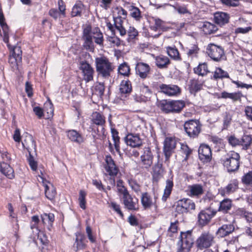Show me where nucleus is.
Masks as SVG:
<instances>
[{
    "mask_svg": "<svg viewBox=\"0 0 252 252\" xmlns=\"http://www.w3.org/2000/svg\"><path fill=\"white\" fill-rule=\"evenodd\" d=\"M128 184L131 189L137 194H139L141 192V186L135 180H129Z\"/></svg>",
    "mask_w": 252,
    "mask_h": 252,
    "instance_id": "4d7b16f0",
    "label": "nucleus"
},
{
    "mask_svg": "<svg viewBox=\"0 0 252 252\" xmlns=\"http://www.w3.org/2000/svg\"><path fill=\"white\" fill-rule=\"evenodd\" d=\"M0 172L9 179L14 178V171L9 164L5 162H0Z\"/></svg>",
    "mask_w": 252,
    "mask_h": 252,
    "instance_id": "393cba45",
    "label": "nucleus"
},
{
    "mask_svg": "<svg viewBox=\"0 0 252 252\" xmlns=\"http://www.w3.org/2000/svg\"><path fill=\"white\" fill-rule=\"evenodd\" d=\"M157 106L164 113L169 114L172 113V103L171 100L163 99L158 101Z\"/></svg>",
    "mask_w": 252,
    "mask_h": 252,
    "instance_id": "a878e982",
    "label": "nucleus"
},
{
    "mask_svg": "<svg viewBox=\"0 0 252 252\" xmlns=\"http://www.w3.org/2000/svg\"><path fill=\"white\" fill-rule=\"evenodd\" d=\"M241 182L249 189L252 191V171L245 174L241 178Z\"/></svg>",
    "mask_w": 252,
    "mask_h": 252,
    "instance_id": "e433bc0d",
    "label": "nucleus"
},
{
    "mask_svg": "<svg viewBox=\"0 0 252 252\" xmlns=\"http://www.w3.org/2000/svg\"><path fill=\"white\" fill-rule=\"evenodd\" d=\"M128 41L134 39L138 35V32L133 27H129L127 30Z\"/></svg>",
    "mask_w": 252,
    "mask_h": 252,
    "instance_id": "6e6d98bb",
    "label": "nucleus"
},
{
    "mask_svg": "<svg viewBox=\"0 0 252 252\" xmlns=\"http://www.w3.org/2000/svg\"><path fill=\"white\" fill-rule=\"evenodd\" d=\"M83 4L80 1L78 3L75 4L72 9L71 16H81L82 15V10Z\"/></svg>",
    "mask_w": 252,
    "mask_h": 252,
    "instance_id": "09e8293b",
    "label": "nucleus"
},
{
    "mask_svg": "<svg viewBox=\"0 0 252 252\" xmlns=\"http://www.w3.org/2000/svg\"><path fill=\"white\" fill-rule=\"evenodd\" d=\"M82 39L84 42L83 48L87 51L94 52V45L93 41L92 35H91V26L87 25L83 29Z\"/></svg>",
    "mask_w": 252,
    "mask_h": 252,
    "instance_id": "1a4fd4ad",
    "label": "nucleus"
},
{
    "mask_svg": "<svg viewBox=\"0 0 252 252\" xmlns=\"http://www.w3.org/2000/svg\"><path fill=\"white\" fill-rule=\"evenodd\" d=\"M232 120V116L228 113L225 112L223 120V129H227L230 125Z\"/></svg>",
    "mask_w": 252,
    "mask_h": 252,
    "instance_id": "052dcab7",
    "label": "nucleus"
},
{
    "mask_svg": "<svg viewBox=\"0 0 252 252\" xmlns=\"http://www.w3.org/2000/svg\"><path fill=\"white\" fill-rule=\"evenodd\" d=\"M220 2L227 7H236L239 5V0H220Z\"/></svg>",
    "mask_w": 252,
    "mask_h": 252,
    "instance_id": "13d9d810",
    "label": "nucleus"
},
{
    "mask_svg": "<svg viewBox=\"0 0 252 252\" xmlns=\"http://www.w3.org/2000/svg\"><path fill=\"white\" fill-rule=\"evenodd\" d=\"M80 65L79 69L82 71L83 79L86 82L93 80L94 70L92 66L85 60L80 62Z\"/></svg>",
    "mask_w": 252,
    "mask_h": 252,
    "instance_id": "f8f14e48",
    "label": "nucleus"
},
{
    "mask_svg": "<svg viewBox=\"0 0 252 252\" xmlns=\"http://www.w3.org/2000/svg\"><path fill=\"white\" fill-rule=\"evenodd\" d=\"M194 244L192 230L181 232L180 241L178 242L177 252H190Z\"/></svg>",
    "mask_w": 252,
    "mask_h": 252,
    "instance_id": "f03ea898",
    "label": "nucleus"
},
{
    "mask_svg": "<svg viewBox=\"0 0 252 252\" xmlns=\"http://www.w3.org/2000/svg\"><path fill=\"white\" fill-rule=\"evenodd\" d=\"M41 218L43 224H46L47 222L51 223L55 220V216L53 213H44L41 215Z\"/></svg>",
    "mask_w": 252,
    "mask_h": 252,
    "instance_id": "603ef678",
    "label": "nucleus"
},
{
    "mask_svg": "<svg viewBox=\"0 0 252 252\" xmlns=\"http://www.w3.org/2000/svg\"><path fill=\"white\" fill-rule=\"evenodd\" d=\"M130 15L136 21H140L142 18L139 9L135 6H131L129 8Z\"/></svg>",
    "mask_w": 252,
    "mask_h": 252,
    "instance_id": "3c124183",
    "label": "nucleus"
},
{
    "mask_svg": "<svg viewBox=\"0 0 252 252\" xmlns=\"http://www.w3.org/2000/svg\"><path fill=\"white\" fill-rule=\"evenodd\" d=\"M189 83V90L191 94H195L202 89V85L196 80H191Z\"/></svg>",
    "mask_w": 252,
    "mask_h": 252,
    "instance_id": "79ce46f5",
    "label": "nucleus"
},
{
    "mask_svg": "<svg viewBox=\"0 0 252 252\" xmlns=\"http://www.w3.org/2000/svg\"><path fill=\"white\" fill-rule=\"evenodd\" d=\"M130 67L128 64L124 63L120 65L118 67V73L125 76H128L130 74Z\"/></svg>",
    "mask_w": 252,
    "mask_h": 252,
    "instance_id": "49530a36",
    "label": "nucleus"
},
{
    "mask_svg": "<svg viewBox=\"0 0 252 252\" xmlns=\"http://www.w3.org/2000/svg\"><path fill=\"white\" fill-rule=\"evenodd\" d=\"M176 146V142L174 139L171 137L165 138L163 148L165 162L169 163L170 157L174 153Z\"/></svg>",
    "mask_w": 252,
    "mask_h": 252,
    "instance_id": "9b49d317",
    "label": "nucleus"
},
{
    "mask_svg": "<svg viewBox=\"0 0 252 252\" xmlns=\"http://www.w3.org/2000/svg\"><path fill=\"white\" fill-rule=\"evenodd\" d=\"M150 70L151 68L148 64L142 62L138 63L135 66L136 74L142 79H145L148 77Z\"/></svg>",
    "mask_w": 252,
    "mask_h": 252,
    "instance_id": "4be33fe9",
    "label": "nucleus"
},
{
    "mask_svg": "<svg viewBox=\"0 0 252 252\" xmlns=\"http://www.w3.org/2000/svg\"><path fill=\"white\" fill-rule=\"evenodd\" d=\"M122 176V174L120 171L119 168L115 163L114 161L111 159V177L115 176L119 179Z\"/></svg>",
    "mask_w": 252,
    "mask_h": 252,
    "instance_id": "5fc2aeb1",
    "label": "nucleus"
},
{
    "mask_svg": "<svg viewBox=\"0 0 252 252\" xmlns=\"http://www.w3.org/2000/svg\"><path fill=\"white\" fill-rule=\"evenodd\" d=\"M240 156L234 151L229 152L226 157L221 159L223 166L226 168L228 172L237 171L240 166Z\"/></svg>",
    "mask_w": 252,
    "mask_h": 252,
    "instance_id": "7ed1b4c3",
    "label": "nucleus"
},
{
    "mask_svg": "<svg viewBox=\"0 0 252 252\" xmlns=\"http://www.w3.org/2000/svg\"><path fill=\"white\" fill-rule=\"evenodd\" d=\"M91 35L92 38L94 39V41L96 44L103 45V35L99 28L96 27L93 29L91 28Z\"/></svg>",
    "mask_w": 252,
    "mask_h": 252,
    "instance_id": "c756f323",
    "label": "nucleus"
},
{
    "mask_svg": "<svg viewBox=\"0 0 252 252\" xmlns=\"http://www.w3.org/2000/svg\"><path fill=\"white\" fill-rule=\"evenodd\" d=\"M58 6L59 12H60L61 15L63 16V17H65V5L63 0H58Z\"/></svg>",
    "mask_w": 252,
    "mask_h": 252,
    "instance_id": "0e129e2a",
    "label": "nucleus"
},
{
    "mask_svg": "<svg viewBox=\"0 0 252 252\" xmlns=\"http://www.w3.org/2000/svg\"><path fill=\"white\" fill-rule=\"evenodd\" d=\"M123 203L125 208L128 211H135L139 209L138 199L133 198L129 193L123 196Z\"/></svg>",
    "mask_w": 252,
    "mask_h": 252,
    "instance_id": "f3484780",
    "label": "nucleus"
},
{
    "mask_svg": "<svg viewBox=\"0 0 252 252\" xmlns=\"http://www.w3.org/2000/svg\"><path fill=\"white\" fill-rule=\"evenodd\" d=\"M140 91L143 94L147 95V96H144L143 98H142L141 100L143 101H146L148 100V96L152 94L151 90L148 86L143 85L141 86Z\"/></svg>",
    "mask_w": 252,
    "mask_h": 252,
    "instance_id": "bf43d9fd",
    "label": "nucleus"
},
{
    "mask_svg": "<svg viewBox=\"0 0 252 252\" xmlns=\"http://www.w3.org/2000/svg\"><path fill=\"white\" fill-rule=\"evenodd\" d=\"M241 141V144L244 145L246 148H248L252 143V138L249 135H244L242 137Z\"/></svg>",
    "mask_w": 252,
    "mask_h": 252,
    "instance_id": "338daca9",
    "label": "nucleus"
},
{
    "mask_svg": "<svg viewBox=\"0 0 252 252\" xmlns=\"http://www.w3.org/2000/svg\"><path fill=\"white\" fill-rule=\"evenodd\" d=\"M56 193V190L53 187L50 189V188L48 185H45V195L48 199L50 200L54 199Z\"/></svg>",
    "mask_w": 252,
    "mask_h": 252,
    "instance_id": "de8ad7c7",
    "label": "nucleus"
},
{
    "mask_svg": "<svg viewBox=\"0 0 252 252\" xmlns=\"http://www.w3.org/2000/svg\"><path fill=\"white\" fill-rule=\"evenodd\" d=\"M214 242V237L209 231L203 232L196 241V246L199 250L210 247Z\"/></svg>",
    "mask_w": 252,
    "mask_h": 252,
    "instance_id": "0eeeda50",
    "label": "nucleus"
},
{
    "mask_svg": "<svg viewBox=\"0 0 252 252\" xmlns=\"http://www.w3.org/2000/svg\"><path fill=\"white\" fill-rule=\"evenodd\" d=\"M132 91V86L129 80L123 81L120 85V91L122 94H129Z\"/></svg>",
    "mask_w": 252,
    "mask_h": 252,
    "instance_id": "37998d69",
    "label": "nucleus"
},
{
    "mask_svg": "<svg viewBox=\"0 0 252 252\" xmlns=\"http://www.w3.org/2000/svg\"><path fill=\"white\" fill-rule=\"evenodd\" d=\"M113 18L114 20V26L111 24V44L119 46L121 44L120 39L117 37H115L116 31L119 32L121 36H124L126 34V31L123 26L124 22L122 15L126 16V12L122 8L116 7L113 9Z\"/></svg>",
    "mask_w": 252,
    "mask_h": 252,
    "instance_id": "f257e3e1",
    "label": "nucleus"
},
{
    "mask_svg": "<svg viewBox=\"0 0 252 252\" xmlns=\"http://www.w3.org/2000/svg\"><path fill=\"white\" fill-rule=\"evenodd\" d=\"M157 197H155V200ZM141 202L142 205L145 210L151 208L152 206L155 208L157 207L156 200L153 201L152 198L148 192H144L142 193L141 197Z\"/></svg>",
    "mask_w": 252,
    "mask_h": 252,
    "instance_id": "5701e85b",
    "label": "nucleus"
},
{
    "mask_svg": "<svg viewBox=\"0 0 252 252\" xmlns=\"http://www.w3.org/2000/svg\"><path fill=\"white\" fill-rule=\"evenodd\" d=\"M198 156L203 163L210 162L212 159V151L210 147L206 144H201L198 149Z\"/></svg>",
    "mask_w": 252,
    "mask_h": 252,
    "instance_id": "dca6fc26",
    "label": "nucleus"
},
{
    "mask_svg": "<svg viewBox=\"0 0 252 252\" xmlns=\"http://www.w3.org/2000/svg\"><path fill=\"white\" fill-rule=\"evenodd\" d=\"M230 15L224 12H216L214 14V20L215 24L222 27L229 22Z\"/></svg>",
    "mask_w": 252,
    "mask_h": 252,
    "instance_id": "6ab92c4d",
    "label": "nucleus"
},
{
    "mask_svg": "<svg viewBox=\"0 0 252 252\" xmlns=\"http://www.w3.org/2000/svg\"><path fill=\"white\" fill-rule=\"evenodd\" d=\"M159 89L161 93L169 96H177L181 93V89L178 86L174 84H162L159 85Z\"/></svg>",
    "mask_w": 252,
    "mask_h": 252,
    "instance_id": "ddd939ff",
    "label": "nucleus"
},
{
    "mask_svg": "<svg viewBox=\"0 0 252 252\" xmlns=\"http://www.w3.org/2000/svg\"><path fill=\"white\" fill-rule=\"evenodd\" d=\"M4 34V41L5 42H8V32H9V27L7 24L5 22L2 23L0 24Z\"/></svg>",
    "mask_w": 252,
    "mask_h": 252,
    "instance_id": "680f3d73",
    "label": "nucleus"
},
{
    "mask_svg": "<svg viewBox=\"0 0 252 252\" xmlns=\"http://www.w3.org/2000/svg\"><path fill=\"white\" fill-rule=\"evenodd\" d=\"M166 52L168 55L175 61H181L182 58L180 56L178 49L175 47L168 46L166 48Z\"/></svg>",
    "mask_w": 252,
    "mask_h": 252,
    "instance_id": "72a5a7b5",
    "label": "nucleus"
},
{
    "mask_svg": "<svg viewBox=\"0 0 252 252\" xmlns=\"http://www.w3.org/2000/svg\"><path fill=\"white\" fill-rule=\"evenodd\" d=\"M67 136L68 138L72 141L81 143L83 142V139L81 135L76 130H69L67 131Z\"/></svg>",
    "mask_w": 252,
    "mask_h": 252,
    "instance_id": "473e14b6",
    "label": "nucleus"
},
{
    "mask_svg": "<svg viewBox=\"0 0 252 252\" xmlns=\"http://www.w3.org/2000/svg\"><path fill=\"white\" fill-rule=\"evenodd\" d=\"M76 251L85 249L86 247L85 236L81 233H76Z\"/></svg>",
    "mask_w": 252,
    "mask_h": 252,
    "instance_id": "2f4dec72",
    "label": "nucleus"
},
{
    "mask_svg": "<svg viewBox=\"0 0 252 252\" xmlns=\"http://www.w3.org/2000/svg\"><path fill=\"white\" fill-rule=\"evenodd\" d=\"M143 151V153L140 157L141 162L144 168L148 169L153 164L154 156L149 147H144Z\"/></svg>",
    "mask_w": 252,
    "mask_h": 252,
    "instance_id": "2eb2a0df",
    "label": "nucleus"
},
{
    "mask_svg": "<svg viewBox=\"0 0 252 252\" xmlns=\"http://www.w3.org/2000/svg\"><path fill=\"white\" fill-rule=\"evenodd\" d=\"M172 113H180L185 106V102L182 100H171Z\"/></svg>",
    "mask_w": 252,
    "mask_h": 252,
    "instance_id": "c9c22d12",
    "label": "nucleus"
},
{
    "mask_svg": "<svg viewBox=\"0 0 252 252\" xmlns=\"http://www.w3.org/2000/svg\"><path fill=\"white\" fill-rule=\"evenodd\" d=\"M111 207L122 218L124 217V214L121 210V207L119 204L115 202H111Z\"/></svg>",
    "mask_w": 252,
    "mask_h": 252,
    "instance_id": "774afa93",
    "label": "nucleus"
},
{
    "mask_svg": "<svg viewBox=\"0 0 252 252\" xmlns=\"http://www.w3.org/2000/svg\"><path fill=\"white\" fill-rule=\"evenodd\" d=\"M37 238L43 245L46 246L48 245L49 240L48 239L47 236L43 232H40L38 234Z\"/></svg>",
    "mask_w": 252,
    "mask_h": 252,
    "instance_id": "e2e57ef3",
    "label": "nucleus"
},
{
    "mask_svg": "<svg viewBox=\"0 0 252 252\" xmlns=\"http://www.w3.org/2000/svg\"><path fill=\"white\" fill-rule=\"evenodd\" d=\"M234 225L231 223L223 224L219 228L216 234L220 237H225L232 233L234 231Z\"/></svg>",
    "mask_w": 252,
    "mask_h": 252,
    "instance_id": "b1692460",
    "label": "nucleus"
},
{
    "mask_svg": "<svg viewBox=\"0 0 252 252\" xmlns=\"http://www.w3.org/2000/svg\"><path fill=\"white\" fill-rule=\"evenodd\" d=\"M218 30L217 27L210 22H205L202 26V31L205 34H211Z\"/></svg>",
    "mask_w": 252,
    "mask_h": 252,
    "instance_id": "a19ab883",
    "label": "nucleus"
},
{
    "mask_svg": "<svg viewBox=\"0 0 252 252\" xmlns=\"http://www.w3.org/2000/svg\"><path fill=\"white\" fill-rule=\"evenodd\" d=\"M186 191L187 195L191 197L198 198L204 193L203 186L198 184L189 186Z\"/></svg>",
    "mask_w": 252,
    "mask_h": 252,
    "instance_id": "a211bd4d",
    "label": "nucleus"
},
{
    "mask_svg": "<svg viewBox=\"0 0 252 252\" xmlns=\"http://www.w3.org/2000/svg\"><path fill=\"white\" fill-rule=\"evenodd\" d=\"M243 94L241 92L235 93H228L225 91L221 93V97L223 98H230L234 101L240 100Z\"/></svg>",
    "mask_w": 252,
    "mask_h": 252,
    "instance_id": "7c9ffc66",
    "label": "nucleus"
},
{
    "mask_svg": "<svg viewBox=\"0 0 252 252\" xmlns=\"http://www.w3.org/2000/svg\"><path fill=\"white\" fill-rule=\"evenodd\" d=\"M95 63L98 74L104 78H108L110 76V62L109 59L104 56L96 57Z\"/></svg>",
    "mask_w": 252,
    "mask_h": 252,
    "instance_id": "20e7f679",
    "label": "nucleus"
},
{
    "mask_svg": "<svg viewBox=\"0 0 252 252\" xmlns=\"http://www.w3.org/2000/svg\"><path fill=\"white\" fill-rule=\"evenodd\" d=\"M87 193L85 191L83 190H81L79 191V206L81 208H82L83 210L86 209V196Z\"/></svg>",
    "mask_w": 252,
    "mask_h": 252,
    "instance_id": "864d4df0",
    "label": "nucleus"
},
{
    "mask_svg": "<svg viewBox=\"0 0 252 252\" xmlns=\"http://www.w3.org/2000/svg\"><path fill=\"white\" fill-rule=\"evenodd\" d=\"M156 64L159 68H166L170 63V61L169 58L163 55H159L156 57Z\"/></svg>",
    "mask_w": 252,
    "mask_h": 252,
    "instance_id": "c85d7f7f",
    "label": "nucleus"
},
{
    "mask_svg": "<svg viewBox=\"0 0 252 252\" xmlns=\"http://www.w3.org/2000/svg\"><path fill=\"white\" fill-rule=\"evenodd\" d=\"M127 145L132 148L139 147L142 145V140L137 134H128L125 138Z\"/></svg>",
    "mask_w": 252,
    "mask_h": 252,
    "instance_id": "aec40b11",
    "label": "nucleus"
},
{
    "mask_svg": "<svg viewBox=\"0 0 252 252\" xmlns=\"http://www.w3.org/2000/svg\"><path fill=\"white\" fill-rule=\"evenodd\" d=\"M207 53L215 61H219L224 55L223 48L213 43L209 44L207 48Z\"/></svg>",
    "mask_w": 252,
    "mask_h": 252,
    "instance_id": "9d476101",
    "label": "nucleus"
},
{
    "mask_svg": "<svg viewBox=\"0 0 252 252\" xmlns=\"http://www.w3.org/2000/svg\"><path fill=\"white\" fill-rule=\"evenodd\" d=\"M202 125L197 120H190L186 121L184 125V130L190 138L198 137L201 131Z\"/></svg>",
    "mask_w": 252,
    "mask_h": 252,
    "instance_id": "39448f33",
    "label": "nucleus"
},
{
    "mask_svg": "<svg viewBox=\"0 0 252 252\" xmlns=\"http://www.w3.org/2000/svg\"><path fill=\"white\" fill-rule=\"evenodd\" d=\"M223 78L231 79L227 72L223 70L220 67L216 69L214 72L213 79L216 80L223 79Z\"/></svg>",
    "mask_w": 252,
    "mask_h": 252,
    "instance_id": "ea45409f",
    "label": "nucleus"
},
{
    "mask_svg": "<svg viewBox=\"0 0 252 252\" xmlns=\"http://www.w3.org/2000/svg\"><path fill=\"white\" fill-rule=\"evenodd\" d=\"M195 209L194 202L189 198H184L176 202L175 211L178 214H184L190 212Z\"/></svg>",
    "mask_w": 252,
    "mask_h": 252,
    "instance_id": "6e6552de",
    "label": "nucleus"
},
{
    "mask_svg": "<svg viewBox=\"0 0 252 252\" xmlns=\"http://www.w3.org/2000/svg\"><path fill=\"white\" fill-rule=\"evenodd\" d=\"M28 139L30 141L31 146L28 144L27 142V140H24V142H22V145L23 147L25 149H26L29 153V156L28 158L27 159L31 169L33 171H36L37 168V163L34 160L33 156L31 154V150L32 149H33L35 151H36V142L34 140L32 135H30L28 137Z\"/></svg>",
    "mask_w": 252,
    "mask_h": 252,
    "instance_id": "423d86ee",
    "label": "nucleus"
},
{
    "mask_svg": "<svg viewBox=\"0 0 252 252\" xmlns=\"http://www.w3.org/2000/svg\"><path fill=\"white\" fill-rule=\"evenodd\" d=\"M228 140L229 143L234 147L241 144V141L233 135L229 136L228 138Z\"/></svg>",
    "mask_w": 252,
    "mask_h": 252,
    "instance_id": "69168bd1",
    "label": "nucleus"
},
{
    "mask_svg": "<svg viewBox=\"0 0 252 252\" xmlns=\"http://www.w3.org/2000/svg\"><path fill=\"white\" fill-rule=\"evenodd\" d=\"M194 73L199 75L204 76L209 72L206 63H200L198 66L194 68Z\"/></svg>",
    "mask_w": 252,
    "mask_h": 252,
    "instance_id": "a18cd8bd",
    "label": "nucleus"
},
{
    "mask_svg": "<svg viewBox=\"0 0 252 252\" xmlns=\"http://www.w3.org/2000/svg\"><path fill=\"white\" fill-rule=\"evenodd\" d=\"M162 166L160 163H158L154 166L153 177L154 180L158 181L161 177L163 172Z\"/></svg>",
    "mask_w": 252,
    "mask_h": 252,
    "instance_id": "c03bdc74",
    "label": "nucleus"
},
{
    "mask_svg": "<svg viewBox=\"0 0 252 252\" xmlns=\"http://www.w3.org/2000/svg\"><path fill=\"white\" fill-rule=\"evenodd\" d=\"M187 55L189 57H196L198 53L199 48L197 44H191L187 47Z\"/></svg>",
    "mask_w": 252,
    "mask_h": 252,
    "instance_id": "8fccbe9b",
    "label": "nucleus"
},
{
    "mask_svg": "<svg viewBox=\"0 0 252 252\" xmlns=\"http://www.w3.org/2000/svg\"><path fill=\"white\" fill-rule=\"evenodd\" d=\"M232 206V200L229 198L224 199L220 202L218 211L226 214L231 210Z\"/></svg>",
    "mask_w": 252,
    "mask_h": 252,
    "instance_id": "bb28decb",
    "label": "nucleus"
},
{
    "mask_svg": "<svg viewBox=\"0 0 252 252\" xmlns=\"http://www.w3.org/2000/svg\"><path fill=\"white\" fill-rule=\"evenodd\" d=\"M111 136L114 141V145L116 151L120 153V139L118 131L114 128L111 127Z\"/></svg>",
    "mask_w": 252,
    "mask_h": 252,
    "instance_id": "4c0bfd02",
    "label": "nucleus"
},
{
    "mask_svg": "<svg viewBox=\"0 0 252 252\" xmlns=\"http://www.w3.org/2000/svg\"><path fill=\"white\" fill-rule=\"evenodd\" d=\"M239 182L237 179L231 180L230 183L224 188L220 190V194L225 196L234 193L238 189Z\"/></svg>",
    "mask_w": 252,
    "mask_h": 252,
    "instance_id": "412c9836",
    "label": "nucleus"
},
{
    "mask_svg": "<svg viewBox=\"0 0 252 252\" xmlns=\"http://www.w3.org/2000/svg\"><path fill=\"white\" fill-rule=\"evenodd\" d=\"M92 122L94 124L101 126V130L103 129V125L105 123L104 117L99 112H95L92 115Z\"/></svg>",
    "mask_w": 252,
    "mask_h": 252,
    "instance_id": "f704fd0d",
    "label": "nucleus"
},
{
    "mask_svg": "<svg viewBox=\"0 0 252 252\" xmlns=\"http://www.w3.org/2000/svg\"><path fill=\"white\" fill-rule=\"evenodd\" d=\"M173 187V182L172 180L168 179L166 181V186L164 190V193L162 197V200L166 201L171 194Z\"/></svg>",
    "mask_w": 252,
    "mask_h": 252,
    "instance_id": "58836bf2",
    "label": "nucleus"
},
{
    "mask_svg": "<svg viewBox=\"0 0 252 252\" xmlns=\"http://www.w3.org/2000/svg\"><path fill=\"white\" fill-rule=\"evenodd\" d=\"M216 213V211L211 208L201 211L198 215V221L199 224L202 226L207 224Z\"/></svg>",
    "mask_w": 252,
    "mask_h": 252,
    "instance_id": "4468645a",
    "label": "nucleus"
},
{
    "mask_svg": "<svg viewBox=\"0 0 252 252\" xmlns=\"http://www.w3.org/2000/svg\"><path fill=\"white\" fill-rule=\"evenodd\" d=\"M10 56L15 58V68H18L19 63H22V51L19 46H15L12 51V54Z\"/></svg>",
    "mask_w": 252,
    "mask_h": 252,
    "instance_id": "cd10ccee",
    "label": "nucleus"
}]
</instances>
